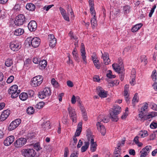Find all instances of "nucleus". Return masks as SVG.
<instances>
[{
    "label": "nucleus",
    "instance_id": "nucleus-46",
    "mask_svg": "<svg viewBox=\"0 0 157 157\" xmlns=\"http://www.w3.org/2000/svg\"><path fill=\"white\" fill-rule=\"evenodd\" d=\"M50 123L49 122H46V123H44L43 124H42V126L44 128H45V129H49L50 128L49 126H50Z\"/></svg>",
    "mask_w": 157,
    "mask_h": 157
},
{
    "label": "nucleus",
    "instance_id": "nucleus-37",
    "mask_svg": "<svg viewBox=\"0 0 157 157\" xmlns=\"http://www.w3.org/2000/svg\"><path fill=\"white\" fill-rule=\"evenodd\" d=\"M26 112L28 114L30 115L32 114H33L34 112V108L33 107H29L27 109Z\"/></svg>",
    "mask_w": 157,
    "mask_h": 157
},
{
    "label": "nucleus",
    "instance_id": "nucleus-24",
    "mask_svg": "<svg viewBox=\"0 0 157 157\" xmlns=\"http://www.w3.org/2000/svg\"><path fill=\"white\" fill-rule=\"evenodd\" d=\"M86 136L89 142L92 139H94V136L92 135L91 130L89 129H87L86 130Z\"/></svg>",
    "mask_w": 157,
    "mask_h": 157
},
{
    "label": "nucleus",
    "instance_id": "nucleus-34",
    "mask_svg": "<svg viewBox=\"0 0 157 157\" xmlns=\"http://www.w3.org/2000/svg\"><path fill=\"white\" fill-rule=\"evenodd\" d=\"M151 149V146L148 145L147 146L143 148L142 149V151H143L146 152L147 154L148 155L149 153L150 150Z\"/></svg>",
    "mask_w": 157,
    "mask_h": 157
},
{
    "label": "nucleus",
    "instance_id": "nucleus-14",
    "mask_svg": "<svg viewBox=\"0 0 157 157\" xmlns=\"http://www.w3.org/2000/svg\"><path fill=\"white\" fill-rule=\"evenodd\" d=\"M96 90L98 94L100 97L104 98L107 97V92L104 90L101 87H97Z\"/></svg>",
    "mask_w": 157,
    "mask_h": 157
},
{
    "label": "nucleus",
    "instance_id": "nucleus-29",
    "mask_svg": "<svg viewBox=\"0 0 157 157\" xmlns=\"http://www.w3.org/2000/svg\"><path fill=\"white\" fill-rule=\"evenodd\" d=\"M139 98L138 96V94L136 93L134 96L132 100V104L134 107L135 105V104L139 101Z\"/></svg>",
    "mask_w": 157,
    "mask_h": 157
},
{
    "label": "nucleus",
    "instance_id": "nucleus-59",
    "mask_svg": "<svg viewBox=\"0 0 157 157\" xmlns=\"http://www.w3.org/2000/svg\"><path fill=\"white\" fill-rule=\"evenodd\" d=\"M136 70L135 69L133 68L131 72V76L130 77H134H134H136Z\"/></svg>",
    "mask_w": 157,
    "mask_h": 157
},
{
    "label": "nucleus",
    "instance_id": "nucleus-56",
    "mask_svg": "<svg viewBox=\"0 0 157 157\" xmlns=\"http://www.w3.org/2000/svg\"><path fill=\"white\" fill-rule=\"evenodd\" d=\"M150 127L152 129L156 128H157V123L152 122L150 125Z\"/></svg>",
    "mask_w": 157,
    "mask_h": 157
},
{
    "label": "nucleus",
    "instance_id": "nucleus-1",
    "mask_svg": "<svg viewBox=\"0 0 157 157\" xmlns=\"http://www.w3.org/2000/svg\"><path fill=\"white\" fill-rule=\"evenodd\" d=\"M121 112V107L119 106H114L113 111L110 112L109 114L112 121L117 122L118 120L117 115Z\"/></svg>",
    "mask_w": 157,
    "mask_h": 157
},
{
    "label": "nucleus",
    "instance_id": "nucleus-2",
    "mask_svg": "<svg viewBox=\"0 0 157 157\" xmlns=\"http://www.w3.org/2000/svg\"><path fill=\"white\" fill-rule=\"evenodd\" d=\"M18 86L15 85L11 86L8 90V93L11 95V98H15L17 97L20 92V90H18Z\"/></svg>",
    "mask_w": 157,
    "mask_h": 157
},
{
    "label": "nucleus",
    "instance_id": "nucleus-41",
    "mask_svg": "<svg viewBox=\"0 0 157 157\" xmlns=\"http://www.w3.org/2000/svg\"><path fill=\"white\" fill-rule=\"evenodd\" d=\"M106 75L107 77L110 78H114L116 77L115 75L112 74V72L111 70L108 71Z\"/></svg>",
    "mask_w": 157,
    "mask_h": 157
},
{
    "label": "nucleus",
    "instance_id": "nucleus-20",
    "mask_svg": "<svg viewBox=\"0 0 157 157\" xmlns=\"http://www.w3.org/2000/svg\"><path fill=\"white\" fill-rule=\"evenodd\" d=\"M101 53L102 54V57L103 59L105 65H108L110 62V60L109 58V55L108 53L105 52L103 54L102 52Z\"/></svg>",
    "mask_w": 157,
    "mask_h": 157
},
{
    "label": "nucleus",
    "instance_id": "nucleus-38",
    "mask_svg": "<svg viewBox=\"0 0 157 157\" xmlns=\"http://www.w3.org/2000/svg\"><path fill=\"white\" fill-rule=\"evenodd\" d=\"M147 132L146 131H141L140 132L139 135L141 137H144L147 136Z\"/></svg>",
    "mask_w": 157,
    "mask_h": 157
},
{
    "label": "nucleus",
    "instance_id": "nucleus-8",
    "mask_svg": "<svg viewBox=\"0 0 157 157\" xmlns=\"http://www.w3.org/2000/svg\"><path fill=\"white\" fill-rule=\"evenodd\" d=\"M25 22V18L22 14L18 15L15 18L14 23L15 25L20 26L23 25Z\"/></svg>",
    "mask_w": 157,
    "mask_h": 157
},
{
    "label": "nucleus",
    "instance_id": "nucleus-6",
    "mask_svg": "<svg viewBox=\"0 0 157 157\" xmlns=\"http://www.w3.org/2000/svg\"><path fill=\"white\" fill-rule=\"evenodd\" d=\"M51 95V91L49 88L45 87L39 93L38 97L41 99L48 97Z\"/></svg>",
    "mask_w": 157,
    "mask_h": 157
},
{
    "label": "nucleus",
    "instance_id": "nucleus-55",
    "mask_svg": "<svg viewBox=\"0 0 157 157\" xmlns=\"http://www.w3.org/2000/svg\"><path fill=\"white\" fill-rule=\"evenodd\" d=\"M110 83H111L113 85V86H114V85H117L119 84V81L116 80L114 81H110V82H109Z\"/></svg>",
    "mask_w": 157,
    "mask_h": 157
},
{
    "label": "nucleus",
    "instance_id": "nucleus-7",
    "mask_svg": "<svg viewBox=\"0 0 157 157\" xmlns=\"http://www.w3.org/2000/svg\"><path fill=\"white\" fill-rule=\"evenodd\" d=\"M22 155L25 157H34L36 152L33 149H25L22 151Z\"/></svg>",
    "mask_w": 157,
    "mask_h": 157
},
{
    "label": "nucleus",
    "instance_id": "nucleus-39",
    "mask_svg": "<svg viewBox=\"0 0 157 157\" xmlns=\"http://www.w3.org/2000/svg\"><path fill=\"white\" fill-rule=\"evenodd\" d=\"M44 104L45 103L44 102H40L36 105L35 107L39 109L43 108Z\"/></svg>",
    "mask_w": 157,
    "mask_h": 157
},
{
    "label": "nucleus",
    "instance_id": "nucleus-12",
    "mask_svg": "<svg viewBox=\"0 0 157 157\" xmlns=\"http://www.w3.org/2000/svg\"><path fill=\"white\" fill-rule=\"evenodd\" d=\"M26 139L24 138H20L18 139L14 142V146L16 147H22L26 143Z\"/></svg>",
    "mask_w": 157,
    "mask_h": 157
},
{
    "label": "nucleus",
    "instance_id": "nucleus-30",
    "mask_svg": "<svg viewBox=\"0 0 157 157\" xmlns=\"http://www.w3.org/2000/svg\"><path fill=\"white\" fill-rule=\"evenodd\" d=\"M96 18V16H94V17L91 18V23L93 28H94L97 25Z\"/></svg>",
    "mask_w": 157,
    "mask_h": 157
},
{
    "label": "nucleus",
    "instance_id": "nucleus-4",
    "mask_svg": "<svg viewBox=\"0 0 157 157\" xmlns=\"http://www.w3.org/2000/svg\"><path fill=\"white\" fill-rule=\"evenodd\" d=\"M112 67L115 71L120 74L119 76L121 80H123L124 78V67L121 66L120 67L117 63H113L112 65Z\"/></svg>",
    "mask_w": 157,
    "mask_h": 157
},
{
    "label": "nucleus",
    "instance_id": "nucleus-32",
    "mask_svg": "<svg viewBox=\"0 0 157 157\" xmlns=\"http://www.w3.org/2000/svg\"><path fill=\"white\" fill-rule=\"evenodd\" d=\"M13 64V61L11 59L8 58L6 60L5 65L6 67H9Z\"/></svg>",
    "mask_w": 157,
    "mask_h": 157
},
{
    "label": "nucleus",
    "instance_id": "nucleus-18",
    "mask_svg": "<svg viewBox=\"0 0 157 157\" xmlns=\"http://www.w3.org/2000/svg\"><path fill=\"white\" fill-rule=\"evenodd\" d=\"M14 137L13 136L8 137L4 140V144L5 146H8L10 145L14 141Z\"/></svg>",
    "mask_w": 157,
    "mask_h": 157
},
{
    "label": "nucleus",
    "instance_id": "nucleus-36",
    "mask_svg": "<svg viewBox=\"0 0 157 157\" xmlns=\"http://www.w3.org/2000/svg\"><path fill=\"white\" fill-rule=\"evenodd\" d=\"M131 8L130 6H126L123 7V11L124 14H126L129 13Z\"/></svg>",
    "mask_w": 157,
    "mask_h": 157
},
{
    "label": "nucleus",
    "instance_id": "nucleus-13",
    "mask_svg": "<svg viewBox=\"0 0 157 157\" xmlns=\"http://www.w3.org/2000/svg\"><path fill=\"white\" fill-rule=\"evenodd\" d=\"M48 40L49 41V46L53 48L56 45V39L55 37L53 34H50L48 35Z\"/></svg>",
    "mask_w": 157,
    "mask_h": 157
},
{
    "label": "nucleus",
    "instance_id": "nucleus-23",
    "mask_svg": "<svg viewBox=\"0 0 157 157\" xmlns=\"http://www.w3.org/2000/svg\"><path fill=\"white\" fill-rule=\"evenodd\" d=\"M24 32V29L22 28H18L16 29L14 32L15 35L18 36L22 35Z\"/></svg>",
    "mask_w": 157,
    "mask_h": 157
},
{
    "label": "nucleus",
    "instance_id": "nucleus-22",
    "mask_svg": "<svg viewBox=\"0 0 157 157\" xmlns=\"http://www.w3.org/2000/svg\"><path fill=\"white\" fill-rule=\"evenodd\" d=\"M47 62L46 60L43 59L39 62V67L40 69H44L46 67Z\"/></svg>",
    "mask_w": 157,
    "mask_h": 157
},
{
    "label": "nucleus",
    "instance_id": "nucleus-10",
    "mask_svg": "<svg viewBox=\"0 0 157 157\" xmlns=\"http://www.w3.org/2000/svg\"><path fill=\"white\" fill-rule=\"evenodd\" d=\"M21 122V120L20 118L15 119L10 123L8 127V130L10 131L14 129L19 126Z\"/></svg>",
    "mask_w": 157,
    "mask_h": 157
},
{
    "label": "nucleus",
    "instance_id": "nucleus-17",
    "mask_svg": "<svg viewBox=\"0 0 157 157\" xmlns=\"http://www.w3.org/2000/svg\"><path fill=\"white\" fill-rule=\"evenodd\" d=\"M96 125L98 130L100 131L102 135L104 136L106 132V130L104 126L99 122H97Z\"/></svg>",
    "mask_w": 157,
    "mask_h": 157
},
{
    "label": "nucleus",
    "instance_id": "nucleus-25",
    "mask_svg": "<svg viewBox=\"0 0 157 157\" xmlns=\"http://www.w3.org/2000/svg\"><path fill=\"white\" fill-rule=\"evenodd\" d=\"M29 96L27 93L22 92L19 95V97L21 100L22 101H25L27 100Z\"/></svg>",
    "mask_w": 157,
    "mask_h": 157
},
{
    "label": "nucleus",
    "instance_id": "nucleus-40",
    "mask_svg": "<svg viewBox=\"0 0 157 157\" xmlns=\"http://www.w3.org/2000/svg\"><path fill=\"white\" fill-rule=\"evenodd\" d=\"M93 61L96 68L98 69H99L100 68V65L98 59H94Z\"/></svg>",
    "mask_w": 157,
    "mask_h": 157
},
{
    "label": "nucleus",
    "instance_id": "nucleus-11",
    "mask_svg": "<svg viewBox=\"0 0 157 157\" xmlns=\"http://www.w3.org/2000/svg\"><path fill=\"white\" fill-rule=\"evenodd\" d=\"M67 110L70 119L72 120L73 122L76 123L77 115L75 109L72 107H69Z\"/></svg>",
    "mask_w": 157,
    "mask_h": 157
},
{
    "label": "nucleus",
    "instance_id": "nucleus-54",
    "mask_svg": "<svg viewBox=\"0 0 157 157\" xmlns=\"http://www.w3.org/2000/svg\"><path fill=\"white\" fill-rule=\"evenodd\" d=\"M53 6V5L45 6L42 8V9L44 10H46V11H48Z\"/></svg>",
    "mask_w": 157,
    "mask_h": 157
},
{
    "label": "nucleus",
    "instance_id": "nucleus-58",
    "mask_svg": "<svg viewBox=\"0 0 157 157\" xmlns=\"http://www.w3.org/2000/svg\"><path fill=\"white\" fill-rule=\"evenodd\" d=\"M67 10L68 13L70 12L71 15L72 16L73 15V13L72 9L71 6L69 5L67 7Z\"/></svg>",
    "mask_w": 157,
    "mask_h": 157
},
{
    "label": "nucleus",
    "instance_id": "nucleus-42",
    "mask_svg": "<svg viewBox=\"0 0 157 157\" xmlns=\"http://www.w3.org/2000/svg\"><path fill=\"white\" fill-rule=\"evenodd\" d=\"M82 128L81 127H78L76 130V131L75 133L74 136H78L80 135V133L81 132Z\"/></svg>",
    "mask_w": 157,
    "mask_h": 157
},
{
    "label": "nucleus",
    "instance_id": "nucleus-28",
    "mask_svg": "<svg viewBox=\"0 0 157 157\" xmlns=\"http://www.w3.org/2000/svg\"><path fill=\"white\" fill-rule=\"evenodd\" d=\"M84 145L83 146L81 149V151L82 152H85L88 148L89 145V142H85Z\"/></svg>",
    "mask_w": 157,
    "mask_h": 157
},
{
    "label": "nucleus",
    "instance_id": "nucleus-51",
    "mask_svg": "<svg viewBox=\"0 0 157 157\" xmlns=\"http://www.w3.org/2000/svg\"><path fill=\"white\" fill-rule=\"evenodd\" d=\"M156 8V6L155 5H154L153 7L151 8V10L149 14V17H151L154 11V10Z\"/></svg>",
    "mask_w": 157,
    "mask_h": 157
},
{
    "label": "nucleus",
    "instance_id": "nucleus-33",
    "mask_svg": "<svg viewBox=\"0 0 157 157\" xmlns=\"http://www.w3.org/2000/svg\"><path fill=\"white\" fill-rule=\"evenodd\" d=\"M72 54L75 60L78 62H79V58L78 56V55L75 49L73 50L72 52Z\"/></svg>",
    "mask_w": 157,
    "mask_h": 157
},
{
    "label": "nucleus",
    "instance_id": "nucleus-5",
    "mask_svg": "<svg viewBox=\"0 0 157 157\" xmlns=\"http://www.w3.org/2000/svg\"><path fill=\"white\" fill-rule=\"evenodd\" d=\"M43 80V78L42 76H36L32 79L31 85L33 87H36L42 83Z\"/></svg>",
    "mask_w": 157,
    "mask_h": 157
},
{
    "label": "nucleus",
    "instance_id": "nucleus-48",
    "mask_svg": "<svg viewBox=\"0 0 157 157\" xmlns=\"http://www.w3.org/2000/svg\"><path fill=\"white\" fill-rule=\"evenodd\" d=\"M121 152L119 150L115 151L114 152V154L113 157H120Z\"/></svg>",
    "mask_w": 157,
    "mask_h": 157
},
{
    "label": "nucleus",
    "instance_id": "nucleus-15",
    "mask_svg": "<svg viewBox=\"0 0 157 157\" xmlns=\"http://www.w3.org/2000/svg\"><path fill=\"white\" fill-rule=\"evenodd\" d=\"M28 28L31 32L34 31L37 28L36 22L34 21H32L29 22L28 25Z\"/></svg>",
    "mask_w": 157,
    "mask_h": 157
},
{
    "label": "nucleus",
    "instance_id": "nucleus-49",
    "mask_svg": "<svg viewBox=\"0 0 157 157\" xmlns=\"http://www.w3.org/2000/svg\"><path fill=\"white\" fill-rule=\"evenodd\" d=\"M31 63V60L29 59H28L24 62V65L26 67H28Z\"/></svg>",
    "mask_w": 157,
    "mask_h": 157
},
{
    "label": "nucleus",
    "instance_id": "nucleus-31",
    "mask_svg": "<svg viewBox=\"0 0 157 157\" xmlns=\"http://www.w3.org/2000/svg\"><path fill=\"white\" fill-rule=\"evenodd\" d=\"M151 77L154 82H157V72H156L155 70L153 71Z\"/></svg>",
    "mask_w": 157,
    "mask_h": 157
},
{
    "label": "nucleus",
    "instance_id": "nucleus-47",
    "mask_svg": "<svg viewBox=\"0 0 157 157\" xmlns=\"http://www.w3.org/2000/svg\"><path fill=\"white\" fill-rule=\"evenodd\" d=\"M148 116L149 117V118H152L153 117L157 116V112H152L149 113Z\"/></svg>",
    "mask_w": 157,
    "mask_h": 157
},
{
    "label": "nucleus",
    "instance_id": "nucleus-62",
    "mask_svg": "<svg viewBox=\"0 0 157 157\" xmlns=\"http://www.w3.org/2000/svg\"><path fill=\"white\" fill-rule=\"evenodd\" d=\"M60 13L62 16L66 13V12L65 10L62 8L60 7L59 8Z\"/></svg>",
    "mask_w": 157,
    "mask_h": 157
},
{
    "label": "nucleus",
    "instance_id": "nucleus-9",
    "mask_svg": "<svg viewBox=\"0 0 157 157\" xmlns=\"http://www.w3.org/2000/svg\"><path fill=\"white\" fill-rule=\"evenodd\" d=\"M10 47L12 50L14 51H17L21 48V44L17 40L13 41L10 43Z\"/></svg>",
    "mask_w": 157,
    "mask_h": 157
},
{
    "label": "nucleus",
    "instance_id": "nucleus-53",
    "mask_svg": "<svg viewBox=\"0 0 157 157\" xmlns=\"http://www.w3.org/2000/svg\"><path fill=\"white\" fill-rule=\"evenodd\" d=\"M29 97H33L34 94V92L33 90H29L28 91V93H27Z\"/></svg>",
    "mask_w": 157,
    "mask_h": 157
},
{
    "label": "nucleus",
    "instance_id": "nucleus-19",
    "mask_svg": "<svg viewBox=\"0 0 157 157\" xmlns=\"http://www.w3.org/2000/svg\"><path fill=\"white\" fill-rule=\"evenodd\" d=\"M82 48L81 49V56L82 59L85 64L87 63L85 49L84 45L83 43H82Z\"/></svg>",
    "mask_w": 157,
    "mask_h": 157
},
{
    "label": "nucleus",
    "instance_id": "nucleus-45",
    "mask_svg": "<svg viewBox=\"0 0 157 157\" xmlns=\"http://www.w3.org/2000/svg\"><path fill=\"white\" fill-rule=\"evenodd\" d=\"M70 36H71V39H74L76 41H77L78 42V38L76 36H74L73 35V33L71 31H70L69 33Z\"/></svg>",
    "mask_w": 157,
    "mask_h": 157
},
{
    "label": "nucleus",
    "instance_id": "nucleus-44",
    "mask_svg": "<svg viewBox=\"0 0 157 157\" xmlns=\"http://www.w3.org/2000/svg\"><path fill=\"white\" fill-rule=\"evenodd\" d=\"M90 6V10L91 14L94 15V16H96V12L94 10V5L89 6Z\"/></svg>",
    "mask_w": 157,
    "mask_h": 157
},
{
    "label": "nucleus",
    "instance_id": "nucleus-60",
    "mask_svg": "<svg viewBox=\"0 0 157 157\" xmlns=\"http://www.w3.org/2000/svg\"><path fill=\"white\" fill-rule=\"evenodd\" d=\"M69 153L67 147H66L64 149V152L63 157H67Z\"/></svg>",
    "mask_w": 157,
    "mask_h": 157
},
{
    "label": "nucleus",
    "instance_id": "nucleus-52",
    "mask_svg": "<svg viewBox=\"0 0 157 157\" xmlns=\"http://www.w3.org/2000/svg\"><path fill=\"white\" fill-rule=\"evenodd\" d=\"M14 77L13 75H11L7 79L6 82L8 83H11L13 80Z\"/></svg>",
    "mask_w": 157,
    "mask_h": 157
},
{
    "label": "nucleus",
    "instance_id": "nucleus-35",
    "mask_svg": "<svg viewBox=\"0 0 157 157\" xmlns=\"http://www.w3.org/2000/svg\"><path fill=\"white\" fill-rule=\"evenodd\" d=\"M101 115L99 116L98 117V120L99 122H101V121L105 123H107L109 121V119L106 118H105L103 119H102L101 118Z\"/></svg>",
    "mask_w": 157,
    "mask_h": 157
},
{
    "label": "nucleus",
    "instance_id": "nucleus-21",
    "mask_svg": "<svg viewBox=\"0 0 157 157\" xmlns=\"http://www.w3.org/2000/svg\"><path fill=\"white\" fill-rule=\"evenodd\" d=\"M90 141V151L92 152L95 151L97 148V144L96 142H94V139H92Z\"/></svg>",
    "mask_w": 157,
    "mask_h": 157
},
{
    "label": "nucleus",
    "instance_id": "nucleus-3",
    "mask_svg": "<svg viewBox=\"0 0 157 157\" xmlns=\"http://www.w3.org/2000/svg\"><path fill=\"white\" fill-rule=\"evenodd\" d=\"M27 41L29 46L31 45L35 48L37 47L40 45V40L39 38L35 37L31 39V37H28L26 40Z\"/></svg>",
    "mask_w": 157,
    "mask_h": 157
},
{
    "label": "nucleus",
    "instance_id": "nucleus-64",
    "mask_svg": "<svg viewBox=\"0 0 157 157\" xmlns=\"http://www.w3.org/2000/svg\"><path fill=\"white\" fill-rule=\"evenodd\" d=\"M67 85L69 87H71L73 86V82L70 80L67 81Z\"/></svg>",
    "mask_w": 157,
    "mask_h": 157
},
{
    "label": "nucleus",
    "instance_id": "nucleus-43",
    "mask_svg": "<svg viewBox=\"0 0 157 157\" xmlns=\"http://www.w3.org/2000/svg\"><path fill=\"white\" fill-rule=\"evenodd\" d=\"M141 59L142 62H144V65H145L147 64V58L145 55H142L141 57Z\"/></svg>",
    "mask_w": 157,
    "mask_h": 157
},
{
    "label": "nucleus",
    "instance_id": "nucleus-16",
    "mask_svg": "<svg viewBox=\"0 0 157 157\" xmlns=\"http://www.w3.org/2000/svg\"><path fill=\"white\" fill-rule=\"evenodd\" d=\"M10 111L9 110L6 109L4 110L2 113L0 117V120L1 121H5L8 117L10 114Z\"/></svg>",
    "mask_w": 157,
    "mask_h": 157
},
{
    "label": "nucleus",
    "instance_id": "nucleus-26",
    "mask_svg": "<svg viewBox=\"0 0 157 157\" xmlns=\"http://www.w3.org/2000/svg\"><path fill=\"white\" fill-rule=\"evenodd\" d=\"M26 8L27 9L30 11H33L35 10V6L32 3H29L27 4Z\"/></svg>",
    "mask_w": 157,
    "mask_h": 157
},
{
    "label": "nucleus",
    "instance_id": "nucleus-50",
    "mask_svg": "<svg viewBox=\"0 0 157 157\" xmlns=\"http://www.w3.org/2000/svg\"><path fill=\"white\" fill-rule=\"evenodd\" d=\"M34 148L37 151L40 150L41 148L40 145L38 143H36L34 145Z\"/></svg>",
    "mask_w": 157,
    "mask_h": 157
},
{
    "label": "nucleus",
    "instance_id": "nucleus-61",
    "mask_svg": "<svg viewBox=\"0 0 157 157\" xmlns=\"http://www.w3.org/2000/svg\"><path fill=\"white\" fill-rule=\"evenodd\" d=\"M140 153H141V154L140 155V157H145L148 155L146 152H145L143 151H142V150L141 151H140Z\"/></svg>",
    "mask_w": 157,
    "mask_h": 157
},
{
    "label": "nucleus",
    "instance_id": "nucleus-57",
    "mask_svg": "<svg viewBox=\"0 0 157 157\" xmlns=\"http://www.w3.org/2000/svg\"><path fill=\"white\" fill-rule=\"evenodd\" d=\"M148 104L147 103H145L141 108V111H144L148 108Z\"/></svg>",
    "mask_w": 157,
    "mask_h": 157
},
{
    "label": "nucleus",
    "instance_id": "nucleus-63",
    "mask_svg": "<svg viewBox=\"0 0 157 157\" xmlns=\"http://www.w3.org/2000/svg\"><path fill=\"white\" fill-rule=\"evenodd\" d=\"M78 152L76 151L72 153L70 157H78Z\"/></svg>",
    "mask_w": 157,
    "mask_h": 157
},
{
    "label": "nucleus",
    "instance_id": "nucleus-27",
    "mask_svg": "<svg viewBox=\"0 0 157 157\" xmlns=\"http://www.w3.org/2000/svg\"><path fill=\"white\" fill-rule=\"evenodd\" d=\"M142 26L141 24H137L135 25L131 29V31L132 32H136L140 29Z\"/></svg>",
    "mask_w": 157,
    "mask_h": 157
}]
</instances>
